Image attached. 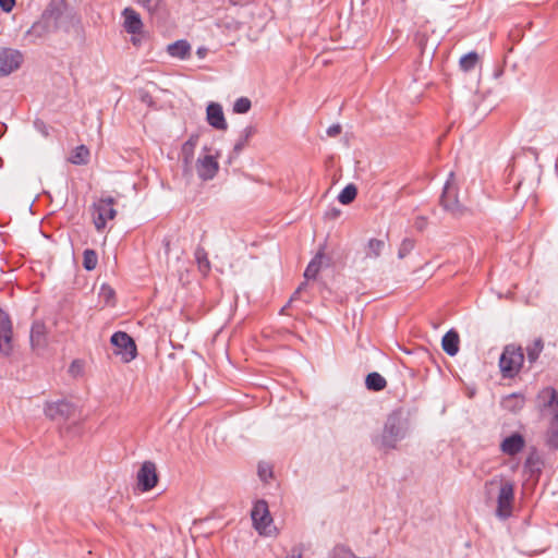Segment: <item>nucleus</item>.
<instances>
[{
  "mask_svg": "<svg viewBox=\"0 0 558 558\" xmlns=\"http://www.w3.org/2000/svg\"><path fill=\"white\" fill-rule=\"evenodd\" d=\"M365 385L368 390L380 391L386 388L387 381L379 373H369L366 376Z\"/></svg>",
  "mask_w": 558,
  "mask_h": 558,
  "instance_id": "b1692460",
  "label": "nucleus"
},
{
  "mask_svg": "<svg viewBox=\"0 0 558 558\" xmlns=\"http://www.w3.org/2000/svg\"><path fill=\"white\" fill-rule=\"evenodd\" d=\"M31 345L33 350L44 349L47 344V330L41 322H35L31 329Z\"/></svg>",
  "mask_w": 558,
  "mask_h": 558,
  "instance_id": "f3484780",
  "label": "nucleus"
},
{
  "mask_svg": "<svg viewBox=\"0 0 558 558\" xmlns=\"http://www.w3.org/2000/svg\"><path fill=\"white\" fill-rule=\"evenodd\" d=\"M541 461L537 454L532 453L525 461V466L530 470H539L541 469Z\"/></svg>",
  "mask_w": 558,
  "mask_h": 558,
  "instance_id": "f704fd0d",
  "label": "nucleus"
},
{
  "mask_svg": "<svg viewBox=\"0 0 558 558\" xmlns=\"http://www.w3.org/2000/svg\"><path fill=\"white\" fill-rule=\"evenodd\" d=\"M478 61V56L476 52H469L461 57L460 59V66L463 71L468 72L475 68L476 63Z\"/></svg>",
  "mask_w": 558,
  "mask_h": 558,
  "instance_id": "7c9ffc66",
  "label": "nucleus"
},
{
  "mask_svg": "<svg viewBox=\"0 0 558 558\" xmlns=\"http://www.w3.org/2000/svg\"><path fill=\"white\" fill-rule=\"evenodd\" d=\"M143 33L140 35H132L131 41L134 46L138 47L142 44Z\"/></svg>",
  "mask_w": 558,
  "mask_h": 558,
  "instance_id": "c03bdc74",
  "label": "nucleus"
},
{
  "mask_svg": "<svg viewBox=\"0 0 558 558\" xmlns=\"http://www.w3.org/2000/svg\"><path fill=\"white\" fill-rule=\"evenodd\" d=\"M258 474L263 480H266L268 476H271V471L268 466L259 465Z\"/></svg>",
  "mask_w": 558,
  "mask_h": 558,
  "instance_id": "37998d69",
  "label": "nucleus"
},
{
  "mask_svg": "<svg viewBox=\"0 0 558 558\" xmlns=\"http://www.w3.org/2000/svg\"><path fill=\"white\" fill-rule=\"evenodd\" d=\"M385 248V242L379 239H371L365 247L366 258H378Z\"/></svg>",
  "mask_w": 558,
  "mask_h": 558,
  "instance_id": "393cba45",
  "label": "nucleus"
},
{
  "mask_svg": "<svg viewBox=\"0 0 558 558\" xmlns=\"http://www.w3.org/2000/svg\"><path fill=\"white\" fill-rule=\"evenodd\" d=\"M413 248L411 240H404L399 248V257L403 258Z\"/></svg>",
  "mask_w": 558,
  "mask_h": 558,
  "instance_id": "e433bc0d",
  "label": "nucleus"
},
{
  "mask_svg": "<svg viewBox=\"0 0 558 558\" xmlns=\"http://www.w3.org/2000/svg\"><path fill=\"white\" fill-rule=\"evenodd\" d=\"M150 14L158 13L162 7V0H137Z\"/></svg>",
  "mask_w": 558,
  "mask_h": 558,
  "instance_id": "2f4dec72",
  "label": "nucleus"
},
{
  "mask_svg": "<svg viewBox=\"0 0 558 558\" xmlns=\"http://www.w3.org/2000/svg\"><path fill=\"white\" fill-rule=\"evenodd\" d=\"M357 194V189L354 184H348L338 195V201L343 205L351 204Z\"/></svg>",
  "mask_w": 558,
  "mask_h": 558,
  "instance_id": "cd10ccee",
  "label": "nucleus"
},
{
  "mask_svg": "<svg viewBox=\"0 0 558 558\" xmlns=\"http://www.w3.org/2000/svg\"><path fill=\"white\" fill-rule=\"evenodd\" d=\"M89 158V150L86 146L81 145L74 149L69 160L73 165H86Z\"/></svg>",
  "mask_w": 558,
  "mask_h": 558,
  "instance_id": "bb28decb",
  "label": "nucleus"
},
{
  "mask_svg": "<svg viewBox=\"0 0 558 558\" xmlns=\"http://www.w3.org/2000/svg\"><path fill=\"white\" fill-rule=\"evenodd\" d=\"M535 407L543 418L547 421L558 415V391L553 387H544L535 398Z\"/></svg>",
  "mask_w": 558,
  "mask_h": 558,
  "instance_id": "7ed1b4c3",
  "label": "nucleus"
},
{
  "mask_svg": "<svg viewBox=\"0 0 558 558\" xmlns=\"http://www.w3.org/2000/svg\"><path fill=\"white\" fill-rule=\"evenodd\" d=\"M287 558H301V554L298 553V554H291L290 556H288Z\"/></svg>",
  "mask_w": 558,
  "mask_h": 558,
  "instance_id": "de8ad7c7",
  "label": "nucleus"
},
{
  "mask_svg": "<svg viewBox=\"0 0 558 558\" xmlns=\"http://www.w3.org/2000/svg\"><path fill=\"white\" fill-rule=\"evenodd\" d=\"M324 259V254L322 252L317 253L314 258L307 265L304 277L306 280L315 279L322 268Z\"/></svg>",
  "mask_w": 558,
  "mask_h": 558,
  "instance_id": "5701e85b",
  "label": "nucleus"
},
{
  "mask_svg": "<svg viewBox=\"0 0 558 558\" xmlns=\"http://www.w3.org/2000/svg\"><path fill=\"white\" fill-rule=\"evenodd\" d=\"M23 62V56L12 48H0V76H5L16 71Z\"/></svg>",
  "mask_w": 558,
  "mask_h": 558,
  "instance_id": "1a4fd4ad",
  "label": "nucleus"
},
{
  "mask_svg": "<svg viewBox=\"0 0 558 558\" xmlns=\"http://www.w3.org/2000/svg\"><path fill=\"white\" fill-rule=\"evenodd\" d=\"M523 362L524 354L521 347L514 344L506 345L499 359L502 377L513 378L520 372Z\"/></svg>",
  "mask_w": 558,
  "mask_h": 558,
  "instance_id": "f257e3e1",
  "label": "nucleus"
},
{
  "mask_svg": "<svg viewBox=\"0 0 558 558\" xmlns=\"http://www.w3.org/2000/svg\"><path fill=\"white\" fill-rule=\"evenodd\" d=\"M13 327L7 312L0 308V352L3 355H10L13 350L12 344Z\"/></svg>",
  "mask_w": 558,
  "mask_h": 558,
  "instance_id": "9d476101",
  "label": "nucleus"
},
{
  "mask_svg": "<svg viewBox=\"0 0 558 558\" xmlns=\"http://www.w3.org/2000/svg\"><path fill=\"white\" fill-rule=\"evenodd\" d=\"M75 405L65 400L49 402L45 405L46 416L53 421H68L75 415Z\"/></svg>",
  "mask_w": 558,
  "mask_h": 558,
  "instance_id": "6e6552de",
  "label": "nucleus"
},
{
  "mask_svg": "<svg viewBox=\"0 0 558 558\" xmlns=\"http://www.w3.org/2000/svg\"><path fill=\"white\" fill-rule=\"evenodd\" d=\"M98 264V255L92 248H86L83 253V267L90 271L96 268Z\"/></svg>",
  "mask_w": 558,
  "mask_h": 558,
  "instance_id": "c756f323",
  "label": "nucleus"
},
{
  "mask_svg": "<svg viewBox=\"0 0 558 558\" xmlns=\"http://www.w3.org/2000/svg\"><path fill=\"white\" fill-rule=\"evenodd\" d=\"M206 51H207V50H206L205 48H199V49L197 50V54H198L201 58H204V57H205V54H206Z\"/></svg>",
  "mask_w": 558,
  "mask_h": 558,
  "instance_id": "49530a36",
  "label": "nucleus"
},
{
  "mask_svg": "<svg viewBox=\"0 0 558 558\" xmlns=\"http://www.w3.org/2000/svg\"><path fill=\"white\" fill-rule=\"evenodd\" d=\"M137 482L140 488L143 492L150 490L156 486L158 482V475L154 462L146 461L142 464L140 471L137 472Z\"/></svg>",
  "mask_w": 558,
  "mask_h": 558,
  "instance_id": "f8f14e48",
  "label": "nucleus"
},
{
  "mask_svg": "<svg viewBox=\"0 0 558 558\" xmlns=\"http://www.w3.org/2000/svg\"><path fill=\"white\" fill-rule=\"evenodd\" d=\"M514 500V486L511 482H504L500 484L496 515L502 520L509 518L512 512V505Z\"/></svg>",
  "mask_w": 558,
  "mask_h": 558,
  "instance_id": "0eeeda50",
  "label": "nucleus"
},
{
  "mask_svg": "<svg viewBox=\"0 0 558 558\" xmlns=\"http://www.w3.org/2000/svg\"><path fill=\"white\" fill-rule=\"evenodd\" d=\"M100 296L106 303H110L114 298V291L111 287L104 284L100 289Z\"/></svg>",
  "mask_w": 558,
  "mask_h": 558,
  "instance_id": "c9c22d12",
  "label": "nucleus"
},
{
  "mask_svg": "<svg viewBox=\"0 0 558 558\" xmlns=\"http://www.w3.org/2000/svg\"><path fill=\"white\" fill-rule=\"evenodd\" d=\"M122 15L124 17L123 26L124 29L132 35H140L143 33V22L141 20L140 14L131 9L125 8L122 12Z\"/></svg>",
  "mask_w": 558,
  "mask_h": 558,
  "instance_id": "4468645a",
  "label": "nucleus"
},
{
  "mask_svg": "<svg viewBox=\"0 0 558 558\" xmlns=\"http://www.w3.org/2000/svg\"><path fill=\"white\" fill-rule=\"evenodd\" d=\"M14 5L15 0H0V8L7 13L11 12Z\"/></svg>",
  "mask_w": 558,
  "mask_h": 558,
  "instance_id": "4c0bfd02",
  "label": "nucleus"
},
{
  "mask_svg": "<svg viewBox=\"0 0 558 558\" xmlns=\"http://www.w3.org/2000/svg\"><path fill=\"white\" fill-rule=\"evenodd\" d=\"M251 109V100L246 97H241L235 100L233 111L235 113H246Z\"/></svg>",
  "mask_w": 558,
  "mask_h": 558,
  "instance_id": "473e14b6",
  "label": "nucleus"
},
{
  "mask_svg": "<svg viewBox=\"0 0 558 558\" xmlns=\"http://www.w3.org/2000/svg\"><path fill=\"white\" fill-rule=\"evenodd\" d=\"M167 52L174 58L186 59L191 53V45L186 40H177L167 47Z\"/></svg>",
  "mask_w": 558,
  "mask_h": 558,
  "instance_id": "aec40b11",
  "label": "nucleus"
},
{
  "mask_svg": "<svg viewBox=\"0 0 558 558\" xmlns=\"http://www.w3.org/2000/svg\"><path fill=\"white\" fill-rule=\"evenodd\" d=\"M307 288V281L302 282L299 288L295 290V292L292 294L290 302H293L294 300L299 299L300 294Z\"/></svg>",
  "mask_w": 558,
  "mask_h": 558,
  "instance_id": "a19ab883",
  "label": "nucleus"
},
{
  "mask_svg": "<svg viewBox=\"0 0 558 558\" xmlns=\"http://www.w3.org/2000/svg\"><path fill=\"white\" fill-rule=\"evenodd\" d=\"M460 338L456 330L451 329L442 337V350L450 356H454L459 351Z\"/></svg>",
  "mask_w": 558,
  "mask_h": 558,
  "instance_id": "a211bd4d",
  "label": "nucleus"
},
{
  "mask_svg": "<svg viewBox=\"0 0 558 558\" xmlns=\"http://www.w3.org/2000/svg\"><path fill=\"white\" fill-rule=\"evenodd\" d=\"M545 442L549 448L558 450V415L547 421Z\"/></svg>",
  "mask_w": 558,
  "mask_h": 558,
  "instance_id": "6ab92c4d",
  "label": "nucleus"
},
{
  "mask_svg": "<svg viewBox=\"0 0 558 558\" xmlns=\"http://www.w3.org/2000/svg\"><path fill=\"white\" fill-rule=\"evenodd\" d=\"M114 349V354L121 355L123 362L129 363L136 357V344L134 340L124 331H117L110 339Z\"/></svg>",
  "mask_w": 558,
  "mask_h": 558,
  "instance_id": "39448f33",
  "label": "nucleus"
},
{
  "mask_svg": "<svg viewBox=\"0 0 558 558\" xmlns=\"http://www.w3.org/2000/svg\"><path fill=\"white\" fill-rule=\"evenodd\" d=\"M252 521L256 530L260 534H268L267 529L269 527L272 519L270 517L268 505L265 500H257L251 512Z\"/></svg>",
  "mask_w": 558,
  "mask_h": 558,
  "instance_id": "9b49d317",
  "label": "nucleus"
},
{
  "mask_svg": "<svg viewBox=\"0 0 558 558\" xmlns=\"http://www.w3.org/2000/svg\"><path fill=\"white\" fill-rule=\"evenodd\" d=\"M544 349V342L542 338H536L531 344L526 347V354L527 360L531 364L535 363L536 360L539 357V354L542 353Z\"/></svg>",
  "mask_w": 558,
  "mask_h": 558,
  "instance_id": "a878e982",
  "label": "nucleus"
},
{
  "mask_svg": "<svg viewBox=\"0 0 558 558\" xmlns=\"http://www.w3.org/2000/svg\"><path fill=\"white\" fill-rule=\"evenodd\" d=\"M255 132H256V130L254 126H246L243 130L241 137L246 138V141L248 142V140L255 134Z\"/></svg>",
  "mask_w": 558,
  "mask_h": 558,
  "instance_id": "79ce46f5",
  "label": "nucleus"
},
{
  "mask_svg": "<svg viewBox=\"0 0 558 558\" xmlns=\"http://www.w3.org/2000/svg\"><path fill=\"white\" fill-rule=\"evenodd\" d=\"M247 143L246 138L240 137L234 144L233 151L238 155L247 145Z\"/></svg>",
  "mask_w": 558,
  "mask_h": 558,
  "instance_id": "ea45409f",
  "label": "nucleus"
},
{
  "mask_svg": "<svg viewBox=\"0 0 558 558\" xmlns=\"http://www.w3.org/2000/svg\"><path fill=\"white\" fill-rule=\"evenodd\" d=\"M341 133L340 124H332L327 129V135L330 137H335Z\"/></svg>",
  "mask_w": 558,
  "mask_h": 558,
  "instance_id": "58836bf2",
  "label": "nucleus"
},
{
  "mask_svg": "<svg viewBox=\"0 0 558 558\" xmlns=\"http://www.w3.org/2000/svg\"><path fill=\"white\" fill-rule=\"evenodd\" d=\"M83 371H84V364L80 360H74L69 367V373L73 377L81 376L83 374Z\"/></svg>",
  "mask_w": 558,
  "mask_h": 558,
  "instance_id": "72a5a7b5",
  "label": "nucleus"
},
{
  "mask_svg": "<svg viewBox=\"0 0 558 558\" xmlns=\"http://www.w3.org/2000/svg\"><path fill=\"white\" fill-rule=\"evenodd\" d=\"M440 204L446 211L456 218L462 217L466 209L458 199V190L454 184V173L450 172L449 178L444 186L440 197Z\"/></svg>",
  "mask_w": 558,
  "mask_h": 558,
  "instance_id": "f03ea898",
  "label": "nucleus"
},
{
  "mask_svg": "<svg viewBox=\"0 0 558 558\" xmlns=\"http://www.w3.org/2000/svg\"><path fill=\"white\" fill-rule=\"evenodd\" d=\"M330 558H375V557H359L349 547L344 545H337L330 551Z\"/></svg>",
  "mask_w": 558,
  "mask_h": 558,
  "instance_id": "c85d7f7f",
  "label": "nucleus"
},
{
  "mask_svg": "<svg viewBox=\"0 0 558 558\" xmlns=\"http://www.w3.org/2000/svg\"><path fill=\"white\" fill-rule=\"evenodd\" d=\"M219 170V163L211 155L199 157L196 162V171L198 177L204 180H211Z\"/></svg>",
  "mask_w": 558,
  "mask_h": 558,
  "instance_id": "ddd939ff",
  "label": "nucleus"
},
{
  "mask_svg": "<svg viewBox=\"0 0 558 558\" xmlns=\"http://www.w3.org/2000/svg\"><path fill=\"white\" fill-rule=\"evenodd\" d=\"M525 447V439L519 433L506 437L500 444V450L507 456H515Z\"/></svg>",
  "mask_w": 558,
  "mask_h": 558,
  "instance_id": "dca6fc26",
  "label": "nucleus"
},
{
  "mask_svg": "<svg viewBox=\"0 0 558 558\" xmlns=\"http://www.w3.org/2000/svg\"><path fill=\"white\" fill-rule=\"evenodd\" d=\"M207 122L215 129L225 131L228 128L222 107L217 102H210L207 106Z\"/></svg>",
  "mask_w": 558,
  "mask_h": 558,
  "instance_id": "2eb2a0df",
  "label": "nucleus"
},
{
  "mask_svg": "<svg viewBox=\"0 0 558 558\" xmlns=\"http://www.w3.org/2000/svg\"><path fill=\"white\" fill-rule=\"evenodd\" d=\"M114 204V198L109 196L93 205V221L97 231H102L107 221L114 219L117 216V210L113 208Z\"/></svg>",
  "mask_w": 558,
  "mask_h": 558,
  "instance_id": "20e7f679",
  "label": "nucleus"
},
{
  "mask_svg": "<svg viewBox=\"0 0 558 558\" xmlns=\"http://www.w3.org/2000/svg\"><path fill=\"white\" fill-rule=\"evenodd\" d=\"M199 135L198 134H192L189 140L183 144L182 146V157L185 166H189L193 161L194 157V150L198 143Z\"/></svg>",
  "mask_w": 558,
  "mask_h": 558,
  "instance_id": "4be33fe9",
  "label": "nucleus"
},
{
  "mask_svg": "<svg viewBox=\"0 0 558 558\" xmlns=\"http://www.w3.org/2000/svg\"><path fill=\"white\" fill-rule=\"evenodd\" d=\"M197 259H198V264H199L201 268L204 267L206 269H209V262L205 256L204 257L197 256Z\"/></svg>",
  "mask_w": 558,
  "mask_h": 558,
  "instance_id": "a18cd8bd",
  "label": "nucleus"
},
{
  "mask_svg": "<svg viewBox=\"0 0 558 558\" xmlns=\"http://www.w3.org/2000/svg\"><path fill=\"white\" fill-rule=\"evenodd\" d=\"M525 403V398L521 393H511L501 400V407L510 412L520 411Z\"/></svg>",
  "mask_w": 558,
  "mask_h": 558,
  "instance_id": "412c9836",
  "label": "nucleus"
},
{
  "mask_svg": "<svg viewBox=\"0 0 558 558\" xmlns=\"http://www.w3.org/2000/svg\"><path fill=\"white\" fill-rule=\"evenodd\" d=\"M405 436L404 427L401 423V420L391 415L387 418L384 432L381 435V445L385 448L393 449L397 446V442L403 439Z\"/></svg>",
  "mask_w": 558,
  "mask_h": 558,
  "instance_id": "423d86ee",
  "label": "nucleus"
}]
</instances>
